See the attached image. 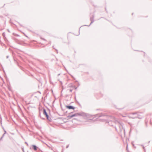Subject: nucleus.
Instances as JSON below:
<instances>
[{
    "label": "nucleus",
    "instance_id": "f257e3e1",
    "mask_svg": "<svg viewBox=\"0 0 152 152\" xmlns=\"http://www.w3.org/2000/svg\"><path fill=\"white\" fill-rule=\"evenodd\" d=\"M99 117H103L104 118V119H102V120L105 119L107 118L108 117L107 120L106 121V123H108L109 125L111 126H113V124H112L113 122L112 120H110V119L114 118L113 117H112L110 116H108L103 113L101 114Z\"/></svg>",
    "mask_w": 152,
    "mask_h": 152
},
{
    "label": "nucleus",
    "instance_id": "f03ea898",
    "mask_svg": "<svg viewBox=\"0 0 152 152\" xmlns=\"http://www.w3.org/2000/svg\"><path fill=\"white\" fill-rule=\"evenodd\" d=\"M88 115L89 114H88L86 113L83 112H81L80 113H76L71 115H69L67 117L69 118H71L73 117L77 116L78 115L82 116L83 117H85L88 116Z\"/></svg>",
    "mask_w": 152,
    "mask_h": 152
},
{
    "label": "nucleus",
    "instance_id": "7ed1b4c3",
    "mask_svg": "<svg viewBox=\"0 0 152 152\" xmlns=\"http://www.w3.org/2000/svg\"><path fill=\"white\" fill-rule=\"evenodd\" d=\"M43 113L45 115L47 119L49 121H51L52 120L51 118L50 117L47 113L46 111L45 108L43 109Z\"/></svg>",
    "mask_w": 152,
    "mask_h": 152
},
{
    "label": "nucleus",
    "instance_id": "20e7f679",
    "mask_svg": "<svg viewBox=\"0 0 152 152\" xmlns=\"http://www.w3.org/2000/svg\"><path fill=\"white\" fill-rule=\"evenodd\" d=\"M132 115H136V116L135 117H132L133 118H138L139 119H141L143 117L142 116L140 115V114L138 113H132Z\"/></svg>",
    "mask_w": 152,
    "mask_h": 152
},
{
    "label": "nucleus",
    "instance_id": "39448f33",
    "mask_svg": "<svg viewBox=\"0 0 152 152\" xmlns=\"http://www.w3.org/2000/svg\"><path fill=\"white\" fill-rule=\"evenodd\" d=\"M118 123L119 124V126L120 129V131L121 132L122 131V129H124L123 127V124L122 123H120L119 122H118Z\"/></svg>",
    "mask_w": 152,
    "mask_h": 152
},
{
    "label": "nucleus",
    "instance_id": "423d86ee",
    "mask_svg": "<svg viewBox=\"0 0 152 152\" xmlns=\"http://www.w3.org/2000/svg\"><path fill=\"white\" fill-rule=\"evenodd\" d=\"M66 107L67 109L70 110H74L75 108V107L71 105H66Z\"/></svg>",
    "mask_w": 152,
    "mask_h": 152
},
{
    "label": "nucleus",
    "instance_id": "0eeeda50",
    "mask_svg": "<svg viewBox=\"0 0 152 152\" xmlns=\"http://www.w3.org/2000/svg\"><path fill=\"white\" fill-rule=\"evenodd\" d=\"M94 16H93L92 17L90 18V20L91 21V23L88 26L86 25H85L84 26H90V25L94 22Z\"/></svg>",
    "mask_w": 152,
    "mask_h": 152
},
{
    "label": "nucleus",
    "instance_id": "6e6552de",
    "mask_svg": "<svg viewBox=\"0 0 152 152\" xmlns=\"http://www.w3.org/2000/svg\"><path fill=\"white\" fill-rule=\"evenodd\" d=\"M32 147L33 149L35 151L37 150V149L38 148L36 145H32Z\"/></svg>",
    "mask_w": 152,
    "mask_h": 152
},
{
    "label": "nucleus",
    "instance_id": "1a4fd4ad",
    "mask_svg": "<svg viewBox=\"0 0 152 152\" xmlns=\"http://www.w3.org/2000/svg\"><path fill=\"white\" fill-rule=\"evenodd\" d=\"M32 58L33 59H35V60H37V61H39V62H40L42 64V63H43V62L40 59L37 58H34V57H33Z\"/></svg>",
    "mask_w": 152,
    "mask_h": 152
},
{
    "label": "nucleus",
    "instance_id": "9d476101",
    "mask_svg": "<svg viewBox=\"0 0 152 152\" xmlns=\"http://www.w3.org/2000/svg\"><path fill=\"white\" fill-rule=\"evenodd\" d=\"M2 35L4 37V39L5 40V39H6V37H5V32H3L2 33Z\"/></svg>",
    "mask_w": 152,
    "mask_h": 152
},
{
    "label": "nucleus",
    "instance_id": "9b49d317",
    "mask_svg": "<svg viewBox=\"0 0 152 152\" xmlns=\"http://www.w3.org/2000/svg\"><path fill=\"white\" fill-rule=\"evenodd\" d=\"M141 146L142 147L143 149L144 150V151H145V148L144 146L142 145H141Z\"/></svg>",
    "mask_w": 152,
    "mask_h": 152
},
{
    "label": "nucleus",
    "instance_id": "f8f14e48",
    "mask_svg": "<svg viewBox=\"0 0 152 152\" xmlns=\"http://www.w3.org/2000/svg\"><path fill=\"white\" fill-rule=\"evenodd\" d=\"M39 116H40V118H41L42 119H43V120H45V118H43L41 116V115H40V113H39Z\"/></svg>",
    "mask_w": 152,
    "mask_h": 152
},
{
    "label": "nucleus",
    "instance_id": "ddd939ff",
    "mask_svg": "<svg viewBox=\"0 0 152 152\" xmlns=\"http://www.w3.org/2000/svg\"><path fill=\"white\" fill-rule=\"evenodd\" d=\"M41 38V39H42V40H45V41H46V40L45 39H44V38Z\"/></svg>",
    "mask_w": 152,
    "mask_h": 152
},
{
    "label": "nucleus",
    "instance_id": "4468645a",
    "mask_svg": "<svg viewBox=\"0 0 152 152\" xmlns=\"http://www.w3.org/2000/svg\"><path fill=\"white\" fill-rule=\"evenodd\" d=\"M145 123L146 125L147 126V123L146 119L145 120Z\"/></svg>",
    "mask_w": 152,
    "mask_h": 152
},
{
    "label": "nucleus",
    "instance_id": "2eb2a0df",
    "mask_svg": "<svg viewBox=\"0 0 152 152\" xmlns=\"http://www.w3.org/2000/svg\"><path fill=\"white\" fill-rule=\"evenodd\" d=\"M77 103L80 106H81V105L80 104V103L79 102H77Z\"/></svg>",
    "mask_w": 152,
    "mask_h": 152
},
{
    "label": "nucleus",
    "instance_id": "dca6fc26",
    "mask_svg": "<svg viewBox=\"0 0 152 152\" xmlns=\"http://www.w3.org/2000/svg\"><path fill=\"white\" fill-rule=\"evenodd\" d=\"M124 107L122 108H119L118 109L119 110H121L123 109H124Z\"/></svg>",
    "mask_w": 152,
    "mask_h": 152
},
{
    "label": "nucleus",
    "instance_id": "f3484780",
    "mask_svg": "<svg viewBox=\"0 0 152 152\" xmlns=\"http://www.w3.org/2000/svg\"><path fill=\"white\" fill-rule=\"evenodd\" d=\"M17 64H18V66H19V67L20 68H22V67H21V66H20L19 65V64H18V63H17Z\"/></svg>",
    "mask_w": 152,
    "mask_h": 152
},
{
    "label": "nucleus",
    "instance_id": "a211bd4d",
    "mask_svg": "<svg viewBox=\"0 0 152 152\" xmlns=\"http://www.w3.org/2000/svg\"><path fill=\"white\" fill-rule=\"evenodd\" d=\"M124 133L125 135V129H124Z\"/></svg>",
    "mask_w": 152,
    "mask_h": 152
},
{
    "label": "nucleus",
    "instance_id": "6ab92c4d",
    "mask_svg": "<svg viewBox=\"0 0 152 152\" xmlns=\"http://www.w3.org/2000/svg\"><path fill=\"white\" fill-rule=\"evenodd\" d=\"M75 100L77 103V102H78L77 100H76V97H75Z\"/></svg>",
    "mask_w": 152,
    "mask_h": 152
},
{
    "label": "nucleus",
    "instance_id": "aec40b11",
    "mask_svg": "<svg viewBox=\"0 0 152 152\" xmlns=\"http://www.w3.org/2000/svg\"><path fill=\"white\" fill-rule=\"evenodd\" d=\"M25 143L27 145V146H28V143H27V142H25Z\"/></svg>",
    "mask_w": 152,
    "mask_h": 152
},
{
    "label": "nucleus",
    "instance_id": "412c9836",
    "mask_svg": "<svg viewBox=\"0 0 152 152\" xmlns=\"http://www.w3.org/2000/svg\"><path fill=\"white\" fill-rule=\"evenodd\" d=\"M69 91L71 92L72 91V89H70L69 90Z\"/></svg>",
    "mask_w": 152,
    "mask_h": 152
},
{
    "label": "nucleus",
    "instance_id": "4be33fe9",
    "mask_svg": "<svg viewBox=\"0 0 152 152\" xmlns=\"http://www.w3.org/2000/svg\"><path fill=\"white\" fill-rule=\"evenodd\" d=\"M69 146V145H68L67 146H66V148H68Z\"/></svg>",
    "mask_w": 152,
    "mask_h": 152
},
{
    "label": "nucleus",
    "instance_id": "5701e85b",
    "mask_svg": "<svg viewBox=\"0 0 152 152\" xmlns=\"http://www.w3.org/2000/svg\"><path fill=\"white\" fill-rule=\"evenodd\" d=\"M55 49V50H56V52H57V53H58V50H57V49Z\"/></svg>",
    "mask_w": 152,
    "mask_h": 152
},
{
    "label": "nucleus",
    "instance_id": "b1692460",
    "mask_svg": "<svg viewBox=\"0 0 152 152\" xmlns=\"http://www.w3.org/2000/svg\"><path fill=\"white\" fill-rule=\"evenodd\" d=\"M4 134H5L7 132H6V131H5V130H4Z\"/></svg>",
    "mask_w": 152,
    "mask_h": 152
},
{
    "label": "nucleus",
    "instance_id": "393cba45",
    "mask_svg": "<svg viewBox=\"0 0 152 152\" xmlns=\"http://www.w3.org/2000/svg\"><path fill=\"white\" fill-rule=\"evenodd\" d=\"M9 57V56H6V58H8Z\"/></svg>",
    "mask_w": 152,
    "mask_h": 152
},
{
    "label": "nucleus",
    "instance_id": "a878e982",
    "mask_svg": "<svg viewBox=\"0 0 152 152\" xmlns=\"http://www.w3.org/2000/svg\"><path fill=\"white\" fill-rule=\"evenodd\" d=\"M60 82L61 83V85L62 84V83L61 81H60Z\"/></svg>",
    "mask_w": 152,
    "mask_h": 152
},
{
    "label": "nucleus",
    "instance_id": "bb28decb",
    "mask_svg": "<svg viewBox=\"0 0 152 152\" xmlns=\"http://www.w3.org/2000/svg\"><path fill=\"white\" fill-rule=\"evenodd\" d=\"M4 134L2 135V136H3V137H4Z\"/></svg>",
    "mask_w": 152,
    "mask_h": 152
},
{
    "label": "nucleus",
    "instance_id": "cd10ccee",
    "mask_svg": "<svg viewBox=\"0 0 152 152\" xmlns=\"http://www.w3.org/2000/svg\"><path fill=\"white\" fill-rule=\"evenodd\" d=\"M105 10L107 12V10H106V7H105Z\"/></svg>",
    "mask_w": 152,
    "mask_h": 152
},
{
    "label": "nucleus",
    "instance_id": "c85d7f7f",
    "mask_svg": "<svg viewBox=\"0 0 152 152\" xmlns=\"http://www.w3.org/2000/svg\"><path fill=\"white\" fill-rule=\"evenodd\" d=\"M126 148V149L127 150L128 149V145H127Z\"/></svg>",
    "mask_w": 152,
    "mask_h": 152
},
{
    "label": "nucleus",
    "instance_id": "c756f323",
    "mask_svg": "<svg viewBox=\"0 0 152 152\" xmlns=\"http://www.w3.org/2000/svg\"><path fill=\"white\" fill-rule=\"evenodd\" d=\"M132 145H133L134 146V144H133L132 143Z\"/></svg>",
    "mask_w": 152,
    "mask_h": 152
},
{
    "label": "nucleus",
    "instance_id": "7c9ffc66",
    "mask_svg": "<svg viewBox=\"0 0 152 152\" xmlns=\"http://www.w3.org/2000/svg\"><path fill=\"white\" fill-rule=\"evenodd\" d=\"M115 130L116 131H117V129L116 128V127H115Z\"/></svg>",
    "mask_w": 152,
    "mask_h": 152
},
{
    "label": "nucleus",
    "instance_id": "2f4dec72",
    "mask_svg": "<svg viewBox=\"0 0 152 152\" xmlns=\"http://www.w3.org/2000/svg\"><path fill=\"white\" fill-rule=\"evenodd\" d=\"M2 138H0V140L1 141V140H2Z\"/></svg>",
    "mask_w": 152,
    "mask_h": 152
},
{
    "label": "nucleus",
    "instance_id": "473e14b6",
    "mask_svg": "<svg viewBox=\"0 0 152 152\" xmlns=\"http://www.w3.org/2000/svg\"><path fill=\"white\" fill-rule=\"evenodd\" d=\"M75 119H76L75 118H74L73 120H75Z\"/></svg>",
    "mask_w": 152,
    "mask_h": 152
},
{
    "label": "nucleus",
    "instance_id": "72a5a7b5",
    "mask_svg": "<svg viewBox=\"0 0 152 152\" xmlns=\"http://www.w3.org/2000/svg\"><path fill=\"white\" fill-rule=\"evenodd\" d=\"M3 137H3V136H2L1 138H2H2H3Z\"/></svg>",
    "mask_w": 152,
    "mask_h": 152
},
{
    "label": "nucleus",
    "instance_id": "f704fd0d",
    "mask_svg": "<svg viewBox=\"0 0 152 152\" xmlns=\"http://www.w3.org/2000/svg\"><path fill=\"white\" fill-rule=\"evenodd\" d=\"M16 36H19V35H18V34H17Z\"/></svg>",
    "mask_w": 152,
    "mask_h": 152
},
{
    "label": "nucleus",
    "instance_id": "c9c22d12",
    "mask_svg": "<svg viewBox=\"0 0 152 152\" xmlns=\"http://www.w3.org/2000/svg\"><path fill=\"white\" fill-rule=\"evenodd\" d=\"M77 87H76V88H75V89H77Z\"/></svg>",
    "mask_w": 152,
    "mask_h": 152
},
{
    "label": "nucleus",
    "instance_id": "e433bc0d",
    "mask_svg": "<svg viewBox=\"0 0 152 152\" xmlns=\"http://www.w3.org/2000/svg\"><path fill=\"white\" fill-rule=\"evenodd\" d=\"M66 96H69V95H66Z\"/></svg>",
    "mask_w": 152,
    "mask_h": 152
},
{
    "label": "nucleus",
    "instance_id": "4c0bfd02",
    "mask_svg": "<svg viewBox=\"0 0 152 152\" xmlns=\"http://www.w3.org/2000/svg\"><path fill=\"white\" fill-rule=\"evenodd\" d=\"M20 26H22V25L20 24Z\"/></svg>",
    "mask_w": 152,
    "mask_h": 152
},
{
    "label": "nucleus",
    "instance_id": "58836bf2",
    "mask_svg": "<svg viewBox=\"0 0 152 152\" xmlns=\"http://www.w3.org/2000/svg\"><path fill=\"white\" fill-rule=\"evenodd\" d=\"M133 13L132 14V15H133Z\"/></svg>",
    "mask_w": 152,
    "mask_h": 152
},
{
    "label": "nucleus",
    "instance_id": "ea45409f",
    "mask_svg": "<svg viewBox=\"0 0 152 152\" xmlns=\"http://www.w3.org/2000/svg\"><path fill=\"white\" fill-rule=\"evenodd\" d=\"M60 75V74H59L58 75Z\"/></svg>",
    "mask_w": 152,
    "mask_h": 152
},
{
    "label": "nucleus",
    "instance_id": "a19ab883",
    "mask_svg": "<svg viewBox=\"0 0 152 152\" xmlns=\"http://www.w3.org/2000/svg\"><path fill=\"white\" fill-rule=\"evenodd\" d=\"M150 142V141H149L148 142Z\"/></svg>",
    "mask_w": 152,
    "mask_h": 152
},
{
    "label": "nucleus",
    "instance_id": "79ce46f5",
    "mask_svg": "<svg viewBox=\"0 0 152 152\" xmlns=\"http://www.w3.org/2000/svg\"><path fill=\"white\" fill-rule=\"evenodd\" d=\"M54 152H56V151H54Z\"/></svg>",
    "mask_w": 152,
    "mask_h": 152
}]
</instances>
